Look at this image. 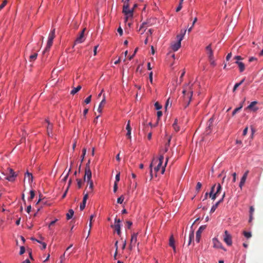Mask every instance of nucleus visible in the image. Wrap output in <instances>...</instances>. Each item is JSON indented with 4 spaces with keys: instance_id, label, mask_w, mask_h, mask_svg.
<instances>
[{
    "instance_id": "1",
    "label": "nucleus",
    "mask_w": 263,
    "mask_h": 263,
    "mask_svg": "<svg viewBox=\"0 0 263 263\" xmlns=\"http://www.w3.org/2000/svg\"><path fill=\"white\" fill-rule=\"evenodd\" d=\"M168 158H166V161L165 162V164L164 166H162L163 160H164V156L161 155L159 156L158 158H153L151 163L149 165L150 168V174L151 175V177H153V170L152 167L154 166V171L156 173H157L159 171H161V174H164L165 170V166L167 164V161H168Z\"/></svg>"
},
{
    "instance_id": "2",
    "label": "nucleus",
    "mask_w": 263,
    "mask_h": 263,
    "mask_svg": "<svg viewBox=\"0 0 263 263\" xmlns=\"http://www.w3.org/2000/svg\"><path fill=\"white\" fill-rule=\"evenodd\" d=\"M193 83L189 82L183 86L182 94L183 97V101L186 104L185 107H186L190 104L193 93Z\"/></svg>"
},
{
    "instance_id": "3",
    "label": "nucleus",
    "mask_w": 263,
    "mask_h": 263,
    "mask_svg": "<svg viewBox=\"0 0 263 263\" xmlns=\"http://www.w3.org/2000/svg\"><path fill=\"white\" fill-rule=\"evenodd\" d=\"M55 29L52 27L49 34L47 45L44 51V53L50 50V47L52 45L53 39L55 36Z\"/></svg>"
},
{
    "instance_id": "4",
    "label": "nucleus",
    "mask_w": 263,
    "mask_h": 263,
    "mask_svg": "<svg viewBox=\"0 0 263 263\" xmlns=\"http://www.w3.org/2000/svg\"><path fill=\"white\" fill-rule=\"evenodd\" d=\"M90 161L88 160V162L86 164L85 169V175H84V180H90L91 179L92 173L90 170Z\"/></svg>"
},
{
    "instance_id": "5",
    "label": "nucleus",
    "mask_w": 263,
    "mask_h": 263,
    "mask_svg": "<svg viewBox=\"0 0 263 263\" xmlns=\"http://www.w3.org/2000/svg\"><path fill=\"white\" fill-rule=\"evenodd\" d=\"M8 176L6 177V179L10 182H13L15 181L16 177L17 176V174L14 171L12 168H8Z\"/></svg>"
},
{
    "instance_id": "6",
    "label": "nucleus",
    "mask_w": 263,
    "mask_h": 263,
    "mask_svg": "<svg viewBox=\"0 0 263 263\" xmlns=\"http://www.w3.org/2000/svg\"><path fill=\"white\" fill-rule=\"evenodd\" d=\"M223 241L228 246H231L232 245V235L227 230H225L224 232Z\"/></svg>"
},
{
    "instance_id": "7",
    "label": "nucleus",
    "mask_w": 263,
    "mask_h": 263,
    "mask_svg": "<svg viewBox=\"0 0 263 263\" xmlns=\"http://www.w3.org/2000/svg\"><path fill=\"white\" fill-rule=\"evenodd\" d=\"M120 222L121 220L120 219L116 218L115 219V224L111 226L112 228H114L115 230L117 232V233L119 236H120L121 234Z\"/></svg>"
},
{
    "instance_id": "8",
    "label": "nucleus",
    "mask_w": 263,
    "mask_h": 263,
    "mask_svg": "<svg viewBox=\"0 0 263 263\" xmlns=\"http://www.w3.org/2000/svg\"><path fill=\"white\" fill-rule=\"evenodd\" d=\"M212 241L214 248L217 249H221L223 250L224 251H227V249L223 246L221 242L220 241H219V240L217 238H213L212 239Z\"/></svg>"
},
{
    "instance_id": "9",
    "label": "nucleus",
    "mask_w": 263,
    "mask_h": 263,
    "mask_svg": "<svg viewBox=\"0 0 263 263\" xmlns=\"http://www.w3.org/2000/svg\"><path fill=\"white\" fill-rule=\"evenodd\" d=\"M150 22L151 19H148L147 20L146 22L142 23L139 29V31L140 32L141 34L144 33L147 27H149L152 25V24L150 23Z\"/></svg>"
},
{
    "instance_id": "10",
    "label": "nucleus",
    "mask_w": 263,
    "mask_h": 263,
    "mask_svg": "<svg viewBox=\"0 0 263 263\" xmlns=\"http://www.w3.org/2000/svg\"><path fill=\"white\" fill-rule=\"evenodd\" d=\"M85 28H84L80 33L79 36L76 38L74 43L80 44L83 43L85 41L84 32L85 31Z\"/></svg>"
},
{
    "instance_id": "11",
    "label": "nucleus",
    "mask_w": 263,
    "mask_h": 263,
    "mask_svg": "<svg viewBox=\"0 0 263 263\" xmlns=\"http://www.w3.org/2000/svg\"><path fill=\"white\" fill-rule=\"evenodd\" d=\"M122 12L124 15H133V9H129V6L123 5Z\"/></svg>"
},
{
    "instance_id": "12",
    "label": "nucleus",
    "mask_w": 263,
    "mask_h": 263,
    "mask_svg": "<svg viewBox=\"0 0 263 263\" xmlns=\"http://www.w3.org/2000/svg\"><path fill=\"white\" fill-rule=\"evenodd\" d=\"M205 227L204 226H201L197 231L196 234V241H197V242H199L201 233L203 232V231L205 229Z\"/></svg>"
},
{
    "instance_id": "13",
    "label": "nucleus",
    "mask_w": 263,
    "mask_h": 263,
    "mask_svg": "<svg viewBox=\"0 0 263 263\" xmlns=\"http://www.w3.org/2000/svg\"><path fill=\"white\" fill-rule=\"evenodd\" d=\"M138 233H134L132 234L130 243V249H132L133 247H134L137 242Z\"/></svg>"
},
{
    "instance_id": "14",
    "label": "nucleus",
    "mask_w": 263,
    "mask_h": 263,
    "mask_svg": "<svg viewBox=\"0 0 263 263\" xmlns=\"http://www.w3.org/2000/svg\"><path fill=\"white\" fill-rule=\"evenodd\" d=\"M249 173V171L247 170L246 171L245 173L243 174L242 177H241L240 179V181L239 182V186L240 187V189H242V186L244 185L246 179L247 178L248 174Z\"/></svg>"
},
{
    "instance_id": "15",
    "label": "nucleus",
    "mask_w": 263,
    "mask_h": 263,
    "mask_svg": "<svg viewBox=\"0 0 263 263\" xmlns=\"http://www.w3.org/2000/svg\"><path fill=\"white\" fill-rule=\"evenodd\" d=\"M212 187H214V192L216 193V194L219 195L221 190L222 187L219 183L216 184H214Z\"/></svg>"
},
{
    "instance_id": "16",
    "label": "nucleus",
    "mask_w": 263,
    "mask_h": 263,
    "mask_svg": "<svg viewBox=\"0 0 263 263\" xmlns=\"http://www.w3.org/2000/svg\"><path fill=\"white\" fill-rule=\"evenodd\" d=\"M205 50L207 52V54H208L209 59H211L212 60V58H214L213 51L212 49L211 44H209L205 48Z\"/></svg>"
},
{
    "instance_id": "17",
    "label": "nucleus",
    "mask_w": 263,
    "mask_h": 263,
    "mask_svg": "<svg viewBox=\"0 0 263 263\" xmlns=\"http://www.w3.org/2000/svg\"><path fill=\"white\" fill-rule=\"evenodd\" d=\"M181 42L177 40L176 42L172 44L171 48L174 51H177L181 47Z\"/></svg>"
},
{
    "instance_id": "18",
    "label": "nucleus",
    "mask_w": 263,
    "mask_h": 263,
    "mask_svg": "<svg viewBox=\"0 0 263 263\" xmlns=\"http://www.w3.org/2000/svg\"><path fill=\"white\" fill-rule=\"evenodd\" d=\"M88 193L84 194L82 202L80 204V209L81 211L83 210L86 206V201L88 199Z\"/></svg>"
},
{
    "instance_id": "19",
    "label": "nucleus",
    "mask_w": 263,
    "mask_h": 263,
    "mask_svg": "<svg viewBox=\"0 0 263 263\" xmlns=\"http://www.w3.org/2000/svg\"><path fill=\"white\" fill-rule=\"evenodd\" d=\"M186 31V30L185 29H181L180 33L178 34L176 36L177 40L181 41L184 38Z\"/></svg>"
},
{
    "instance_id": "20",
    "label": "nucleus",
    "mask_w": 263,
    "mask_h": 263,
    "mask_svg": "<svg viewBox=\"0 0 263 263\" xmlns=\"http://www.w3.org/2000/svg\"><path fill=\"white\" fill-rule=\"evenodd\" d=\"M235 63L238 65L240 72H242L245 70V65L243 63L240 61H235Z\"/></svg>"
},
{
    "instance_id": "21",
    "label": "nucleus",
    "mask_w": 263,
    "mask_h": 263,
    "mask_svg": "<svg viewBox=\"0 0 263 263\" xmlns=\"http://www.w3.org/2000/svg\"><path fill=\"white\" fill-rule=\"evenodd\" d=\"M257 104V101H253L247 107L248 109H251L254 111H257L258 109V108L257 107H254V106Z\"/></svg>"
},
{
    "instance_id": "22",
    "label": "nucleus",
    "mask_w": 263,
    "mask_h": 263,
    "mask_svg": "<svg viewBox=\"0 0 263 263\" xmlns=\"http://www.w3.org/2000/svg\"><path fill=\"white\" fill-rule=\"evenodd\" d=\"M87 182L88 183V189L89 190V191H88L87 193H88V195L89 194V193H91L92 192H93V181L92 180H87Z\"/></svg>"
},
{
    "instance_id": "23",
    "label": "nucleus",
    "mask_w": 263,
    "mask_h": 263,
    "mask_svg": "<svg viewBox=\"0 0 263 263\" xmlns=\"http://www.w3.org/2000/svg\"><path fill=\"white\" fill-rule=\"evenodd\" d=\"M218 196V195L216 194L214 192V187H211V191L209 193V197L212 199L213 200H215L216 197Z\"/></svg>"
},
{
    "instance_id": "24",
    "label": "nucleus",
    "mask_w": 263,
    "mask_h": 263,
    "mask_svg": "<svg viewBox=\"0 0 263 263\" xmlns=\"http://www.w3.org/2000/svg\"><path fill=\"white\" fill-rule=\"evenodd\" d=\"M254 212V208L253 206H251L249 209V222L250 223L253 220V215Z\"/></svg>"
},
{
    "instance_id": "25",
    "label": "nucleus",
    "mask_w": 263,
    "mask_h": 263,
    "mask_svg": "<svg viewBox=\"0 0 263 263\" xmlns=\"http://www.w3.org/2000/svg\"><path fill=\"white\" fill-rule=\"evenodd\" d=\"M25 178L28 179V181L29 183L32 182L33 177L32 173L27 172L25 175Z\"/></svg>"
},
{
    "instance_id": "26",
    "label": "nucleus",
    "mask_w": 263,
    "mask_h": 263,
    "mask_svg": "<svg viewBox=\"0 0 263 263\" xmlns=\"http://www.w3.org/2000/svg\"><path fill=\"white\" fill-rule=\"evenodd\" d=\"M46 122L48 124L47 127V130L48 135H49V133L52 132V128H53V125L52 124L50 123L49 122V120L48 119L45 120Z\"/></svg>"
},
{
    "instance_id": "27",
    "label": "nucleus",
    "mask_w": 263,
    "mask_h": 263,
    "mask_svg": "<svg viewBox=\"0 0 263 263\" xmlns=\"http://www.w3.org/2000/svg\"><path fill=\"white\" fill-rule=\"evenodd\" d=\"M106 103L105 98L104 96V98L102 100V101L100 102L99 107L98 108V111L100 113H101L102 112V108L104 106V104Z\"/></svg>"
},
{
    "instance_id": "28",
    "label": "nucleus",
    "mask_w": 263,
    "mask_h": 263,
    "mask_svg": "<svg viewBox=\"0 0 263 263\" xmlns=\"http://www.w3.org/2000/svg\"><path fill=\"white\" fill-rule=\"evenodd\" d=\"M173 127L176 132H178L180 130V126L178 124L177 119H175L174 122L173 124Z\"/></svg>"
},
{
    "instance_id": "29",
    "label": "nucleus",
    "mask_w": 263,
    "mask_h": 263,
    "mask_svg": "<svg viewBox=\"0 0 263 263\" xmlns=\"http://www.w3.org/2000/svg\"><path fill=\"white\" fill-rule=\"evenodd\" d=\"M74 214V211L72 209H70L68 211V212L66 214V219L67 220H69L71 219Z\"/></svg>"
},
{
    "instance_id": "30",
    "label": "nucleus",
    "mask_w": 263,
    "mask_h": 263,
    "mask_svg": "<svg viewBox=\"0 0 263 263\" xmlns=\"http://www.w3.org/2000/svg\"><path fill=\"white\" fill-rule=\"evenodd\" d=\"M194 238V232L193 230H191L189 234V242H188V246H189L192 240Z\"/></svg>"
},
{
    "instance_id": "31",
    "label": "nucleus",
    "mask_w": 263,
    "mask_h": 263,
    "mask_svg": "<svg viewBox=\"0 0 263 263\" xmlns=\"http://www.w3.org/2000/svg\"><path fill=\"white\" fill-rule=\"evenodd\" d=\"M81 86L80 85L78 86L77 87L73 88L70 91V94L74 95L77 92H78L81 89Z\"/></svg>"
},
{
    "instance_id": "32",
    "label": "nucleus",
    "mask_w": 263,
    "mask_h": 263,
    "mask_svg": "<svg viewBox=\"0 0 263 263\" xmlns=\"http://www.w3.org/2000/svg\"><path fill=\"white\" fill-rule=\"evenodd\" d=\"M245 79H243L240 82L237 83L235 84L233 89V92H234L237 89V88L243 83V82L245 81Z\"/></svg>"
},
{
    "instance_id": "33",
    "label": "nucleus",
    "mask_w": 263,
    "mask_h": 263,
    "mask_svg": "<svg viewBox=\"0 0 263 263\" xmlns=\"http://www.w3.org/2000/svg\"><path fill=\"white\" fill-rule=\"evenodd\" d=\"M37 57V53H34L30 55L29 57V61L30 62H33L34 61Z\"/></svg>"
},
{
    "instance_id": "34",
    "label": "nucleus",
    "mask_w": 263,
    "mask_h": 263,
    "mask_svg": "<svg viewBox=\"0 0 263 263\" xmlns=\"http://www.w3.org/2000/svg\"><path fill=\"white\" fill-rule=\"evenodd\" d=\"M219 205L218 202H216L214 204H213L211 209L210 213H214L216 209L218 208V205Z\"/></svg>"
},
{
    "instance_id": "35",
    "label": "nucleus",
    "mask_w": 263,
    "mask_h": 263,
    "mask_svg": "<svg viewBox=\"0 0 263 263\" xmlns=\"http://www.w3.org/2000/svg\"><path fill=\"white\" fill-rule=\"evenodd\" d=\"M242 234L244 235V236L247 239H249L252 237V234L251 232L243 231Z\"/></svg>"
},
{
    "instance_id": "36",
    "label": "nucleus",
    "mask_w": 263,
    "mask_h": 263,
    "mask_svg": "<svg viewBox=\"0 0 263 263\" xmlns=\"http://www.w3.org/2000/svg\"><path fill=\"white\" fill-rule=\"evenodd\" d=\"M243 106V102L240 104L239 107L236 108L232 112V116H234L237 112H238Z\"/></svg>"
},
{
    "instance_id": "37",
    "label": "nucleus",
    "mask_w": 263,
    "mask_h": 263,
    "mask_svg": "<svg viewBox=\"0 0 263 263\" xmlns=\"http://www.w3.org/2000/svg\"><path fill=\"white\" fill-rule=\"evenodd\" d=\"M169 245L171 247H174L175 246V240H174V239L172 235L170 237V239H169Z\"/></svg>"
},
{
    "instance_id": "38",
    "label": "nucleus",
    "mask_w": 263,
    "mask_h": 263,
    "mask_svg": "<svg viewBox=\"0 0 263 263\" xmlns=\"http://www.w3.org/2000/svg\"><path fill=\"white\" fill-rule=\"evenodd\" d=\"M30 196L28 198V200H32L34 198L35 196L34 191L33 190H31L30 191Z\"/></svg>"
},
{
    "instance_id": "39",
    "label": "nucleus",
    "mask_w": 263,
    "mask_h": 263,
    "mask_svg": "<svg viewBox=\"0 0 263 263\" xmlns=\"http://www.w3.org/2000/svg\"><path fill=\"white\" fill-rule=\"evenodd\" d=\"M124 197L123 195H121L117 199V202L119 204H122L124 201Z\"/></svg>"
},
{
    "instance_id": "40",
    "label": "nucleus",
    "mask_w": 263,
    "mask_h": 263,
    "mask_svg": "<svg viewBox=\"0 0 263 263\" xmlns=\"http://www.w3.org/2000/svg\"><path fill=\"white\" fill-rule=\"evenodd\" d=\"M77 185L79 189L81 188L82 184H83V181L80 179H77Z\"/></svg>"
},
{
    "instance_id": "41",
    "label": "nucleus",
    "mask_w": 263,
    "mask_h": 263,
    "mask_svg": "<svg viewBox=\"0 0 263 263\" xmlns=\"http://www.w3.org/2000/svg\"><path fill=\"white\" fill-rule=\"evenodd\" d=\"M7 0H4L3 1L2 3L0 5V11L5 7V6L7 5Z\"/></svg>"
},
{
    "instance_id": "42",
    "label": "nucleus",
    "mask_w": 263,
    "mask_h": 263,
    "mask_svg": "<svg viewBox=\"0 0 263 263\" xmlns=\"http://www.w3.org/2000/svg\"><path fill=\"white\" fill-rule=\"evenodd\" d=\"M86 148H84L82 149V154L81 155V162L83 161L84 157H85V156L86 155Z\"/></svg>"
},
{
    "instance_id": "43",
    "label": "nucleus",
    "mask_w": 263,
    "mask_h": 263,
    "mask_svg": "<svg viewBox=\"0 0 263 263\" xmlns=\"http://www.w3.org/2000/svg\"><path fill=\"white\" fill-rule=\"evenodd\" d=\"M202 184L200 182H198L197 183L196 187V191L197 192H199L201 187Z\"/></svg>"
},
{
    "instance_id": "44",
    "label": "nucleus",
    "mask_w": 263,
    "mask_h": 263,
    "mask_svg": "<svg viewBox=\"0 0 263 263\" xmlns=\"http://www.w3.org/2000/svg\"><path fill=\"white\" fill-rule=\"evenodd\" d=\"M126 129L127 130V132L131 131L132 130V128H131V126H130V121H128L127 122V125H126Z\"/></svg>"
},
{
    "instance_id": "45",
    "label": "nucleus",
    "mask_w": 263,
    "mask_h": 263,
    "mask_svg": "<svg viewBox=\"0 0 263 263\" xmlns=\"http://www.w3.org/2000/svg\"><path fill=\"white\" fill-rule=\"evenodd\" d=\"M91 100V96L90 95L89 96H88L87 98H86L85 99V100H84V102L86 104H89Z\"/></svg>"
},
{
    "instance_id": "46",
    "label": "nucleus",
    "mask_w": 263,
    "mask_h": 263,
    "mask_svg": "<svg viewBox=\"0 0 263 263\" xmlns=\"http://www.w3.org/2000/svg\"><path fill=\"white\" fill-rule=\"evenodd\" d=\"M155 107L157 110H159L162 108L161 105L158 102L155 103Z\"/></svg>"
},
{
    "instance_id": "47",
    "label": "nucleus",
    "mask_w": 263,
    "mask_h": 263,
    "mask_svg": "<svg viewBox=\"0 0 263 263\" xmlns=\"http://www.w3.org/2000/svg\"><path fill=\"white\" fill-rule=\"evenodd\" d=\"M58 220V219H55L54 220L51 221L48 224L49 229H50L51 227L55 224V223Z\"/></svg>"
},
{
    "instance_id": "48",
    "label": "nucleus",
    "mask_w": 263,
    "mask_h": 263,
    "mask_svg": "<svg viewBox=\"0 0 263 263\" xmlns=\"http://www.w3.org/2000/svg\"><path fill=\"white\" fill-rule=\"evenodd\" d=\"M133 223L132 221H127L126 223V228L129 229L132 226Z\"/></svg>"
},
{
    "instance_id": "49",
    "label": "nucleus",
    "mask_w": 263,
    "mask_h": 263,
    "mask_svg": "<svg viewBox=\"0 0 263 263\" xmlns=\"http://www.w3.org/2000/svg\"><path fill=\"white\" fill-rule=\"evenodd\" d=\"M209 60L211 65H212L213 66H215L216 65V63L214 61V58H212V60H211V59H209Z\"/></svg>"
},
{
    "instance_id": "50",
    "label": "nucleus",
    "mask_w": 263,
    "mask_h": 263,
    "mask_svg": "<svg viewBox=\"0 0 263 263\" xmlns=\"http://www.w3.org/2000/svg\"><path fill=\"white\" fill-rule=\"evenodd\" d=\"M124 22L126 23L129 18H132L133 17V15L129 16V15H125Z\"/></svg>"
},
{
    "instance_id": "51",
    "label": "nucleus",
    "mask_w": 263,
    "mask_h": 263,
    "mask_svg": "<svg viewBox=\"0 0 263 263\" xmlns=\"http://www.w3.org/2000/svg\"><path fill=\"white\" fill-rule=\"evenodd\" d=\"M234 59L236 60V61H240L243 60V58L240 55H236L234 57Z\"/></svg>"
},
{
    "instance_id": "52",
    "label": "nucleus",
    "mask_w": 263,
    "mask_h": 263,
    "mask_svg": "<svg viewBox=\"0 0 263 263\" xmlns=\"http://www.w3.org/2000/svg\"><path fill=\"white\" fill-rule=\"evenodd\" d=\"M115 179L116 180L115 181V183H118V182L120 180V173H118L116 175Z\"/></svg>"
},
{
    "instance_id": "53",
    "label": "nucleus",
    "mask_w": 263,
    "mask_h": 263,
    "mask_svg": "<svg viewBox=\"0 0 263 263\" xmlns=\"http://www.w3.org/2000/svg\"><path fill=\"white\" fill-rule=\"evenodd\" d=\"M25 247L23 246L21 247L20 254L22 255L23 254H24L25 253Z\"/></svg>"
},
{
    "instance_id": "54",
    "label": "nucleus",
    "mask_w": 263,
    "mask_h": 263,
    "mask_svg": "<svg viewBox=\"0 0 263 263\" xmlns=\"http://www.w3.org/2000/svg\"><path fill=\"white\" fill-rule=\"evenodd\" d=\"M71 169L70 168L68 171V173L65 175V176L62 179V181H64V182H65L67 178H68V175H69V172L70 171Z\"/></svg>"
},
{
    "instance_id": "55",
    "label": "nucleus",
    "mask_w": 263,
    "mask_h": 263,
    "mask_svg": "<svg viewBox=\"0 0 263 263\" xmlns=\"http://www.w3.org/2000/svg\"><path fill=\"white\" fill-rule=\"evenodd\" d=\"M149 81L151 82V84L153 83V72L151 71L149 73Z\"/></svg>"
},
{
    "instance_id": "56",
    "label": "nucleus",
    "mask_w": 263,
    "mask_h": 263,
    "mask_svg": "<svg viewBox=\"0 0 263 263\" xmlns=\"http://www.w3.org/2000/svg\"><path fill=\"white\" fill-rule=\"evenodd\" d=\"M182 8V3L180 2L179 5L176 8V11L178 12Z\"/></svg>"
},
{
    "instance_id": "57",
    "label": "nucleus",
    "mask_w": 263,
    "mask_h": 263,
    "mask_svg": "<svg viewBox=\"0 0 263 263\" xmlns=\"http://www.w3.org/2000/svg\"><path fill=\"white\" fill-rule=\"evenodd\" d=\"M254 61H257V58L253 57H251L249 58V62H252Z\"/></svg>"
},
{
    "instance_id": "58",
    "label": "nucleus",
    "mask_w": 263,
    "mask_h": 263,
    "mask_svg": "<svg viewBox=\"0 0 263 263\" xmlns=\"http://www.w3.org/2000/svg\"><path fill=\"white\" fill-rule=\"evenodd\" d=\"M232 176H233L232 181H233V182H235L236 181V173H233L232 174Z\"/></svg>"
},
{
    "instance_id": "59",
    "label": "nucleus",
    "mask_w": 263,
    "mask_h": 263,
    "mask_svg": "<svg viewBox=\"0 0 263 263\" xmlns=\"http://www.w3.org/2000/svg\"><path fill=\"white\" fill-rule=\"evenodd\" d=\"M118 189V183H114V192L116 193Z\"/></svg>"
},
{
    "instance_id": "60",
    "label": "nucleus",
    "mask_w": 263,
    "mask_h": 263,
    "mask_svg": "<svg viewBox=\"0 0 263 263\" xmlns=\"http://www.w3.org/2000/svg\"><path fill=\"white\" fill-rule=\"evenodd\" d=\"M117 31L118 32L120 35H122L123 34V30L121 27H119L118 28Z\"/></svg>"
},
{
    "instance_id": "61",
    "label": "nucleus",
    "mask_w": 263,
    "mask_h": 263,
    "mask_svg": "<svg viewBox=\"0 0 263 263\" xmlns=\"http://www.w3.org/2000/svg\"><path fill=\"white\" fill-rule=\"evenodd\" d=\"M41 245H42V248H41L42 250H44L46 248L47 245L45 242H41Z\"/></svg>"
},
{
    "instance_id": "62",
    "label": "nucleus",
    "mask_w": 263,
    "mask_h": 263,
    "mask_svg": "<svg viewBox=\"0 0 263 263\" xmlns=\"http://www.w3.org/2000/svg\"><path fill=\"white\" fill-rule=\"evenodd\" d=\"M127 138L129 139H130L132 137H131V131H128V132H127V133H126V135Z\"/></svg>"
},
{
    "instance_id": "63",
    "label": "nucleus",
    "mask_w": 263,
    "mask_h": 263,
    "mask_svg": "<svg viewBox=\"0 0 263 263\" xmlns=\"http://www.w3.org/2000/svg\"><path fill=\"white\" fill-rule=\"evenodd\" d=\"M248 127H246L243 130V133H242V135L243 136H246L247 134V132H248Z\"/></svg>"
},
{
    "instance_id": "64",
    "label": "nucleus",
    "mask_w": 263,
    "mask_h": 263,
    "mask_svg": "<svg viewBox=\"0 0 263 263\" xmlns=\"http://www.w3.org/2000/svg\"><path fill=\"white\" fill-rule=\"evenodd\" d=\"M231 56H232V53L231 52L230 53H229L227 57H226V60L227 61H229L230 60V59L231 58Z\"/></svg>"
}]
</instances>
